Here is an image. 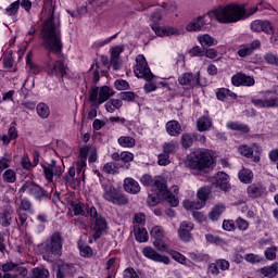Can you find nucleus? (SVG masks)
<instances>
[{"mask_svg":"<svg viewBox=\"0 0 278 278\" xmlns=\"http://www.w3.org/2000/svg\"><path fill=\"white\" fill-rule=\"evenodd\" d=\"M45 10H48L50 17L45 22L41 36L43 39V46L50 53H61L62 52V33L60 31V20L53 16L55 12V4L50 2L45 4Z\"/></svg>","mask_w":278,"mask_h":278,"instance_id":"1","label":"nucleus"},{"mask_svg":"<svg viewBox=\"0 0 278 278\" xmlns=\"http://www.w3.org/2000/svg\"><path fill=\"white\" fill-rule=\"evenodd\" d=\"M235 225L239 231H248L249 230V222L242 217H238L235 220Z\"/></svg>","mask_w":278,"mask_h":278,"instance_id":"54","label":"nucleus"},{"mask_svg":"<svg viewBox=\"0 0 278 278\" xmlns=\"http://www.w3.org/2000/svg\"><path fill=\"white\" fill-rule=\"evenodd\" d=\"M251 103L255 105V108H261V109L278 108V98H269V99L252 98Z\"/></svg>","mask_w":278,"mask_h":278,"instance_id":"19","label":"nucleus"},{"mask_svg":"<svg viewBox=\"0 0 278 278\" xmlns=\"http://www.w3.org/2000/svg\"><path fill=\"white\" fill-rule=\"evenodd\" d=\"M116 38V35H113L106 39H99L93 43L94 49H101V47H105V45H110L114 39Z\"/></svg>","mask_w":278,"mask_h":278,"instance_id":"61","label":"nucleus"},{"mask_svg":"<svg viewBox=\"0 0 278 278\" xmlns=\"http://www.w3.org/2000/svg\"><path fill=\"white\" fill-rule=\"evenodd\" d=\"M258 273H261V275H263V277H268V278H273V277H277L278 275V263H274L270 266H265L262 267L261 269H258Z\"/></svg>","mask_w":278,"mask_h":278,"instance_id":"30","label":"nucleus"},{"mask_svg":"<svg viewBox=\"0 0 278 278\" xmlns=\"http://www.w3.org/2000/svg\"><path fill=\"white\" fill-rule=\"evenodd\" d=\"M178 83L180 86H187L188 88H194L199 86V74L193 76L192 73H185L178 77Z\"/></svg>","mask_w":278,"mask_h":278,"instance_id":"20","label":"nucleus"},{"mask_svg":"<svg viewBox=\"0 0 278 278\" xmlns=\"http://www.w3.org/2000/svg\"><path fill=\"white\" fill-rule=\"evenodd\" d=\"M159 192L163 199H165V201L172 205V207H177V205H179V198H177V195H175L173 192L168 191L166 188V182L164 184L163 190H159Z\"/></svg>","mask_w":278,"mask_h":278,"instance_id":"23","label":"nucleus"},{"mask_svg":"<svg viewBox=\"0 0 278 278\" xmlns=\"http://www.w3.org/2000/svg\"><path fill=\"white\" fill-rule=\"evenodd\" d=\"M165 127L168 136L177 137L181 134V124L177 121L167 122Z\"/></svg>","mask_w":278,"mask_h":278,"instance_id":"28","label":"nucleus"},{"mask_svg":"<svg viewBox=\"0 0 278 278\" xmlns=\"http://www.w3.org/2000/svg\"><path fill=\"white\" fill-rule=\"evenodd\" d=\"M113 94L114 92L108 86H103L101 88L93 87L89 93V101H91V103H98L101 105L102 103H105V101H108V99H110V97Z\"/></svg>","mask_w":278,"mask_h":278,"instance_id":"8","label":"nucleus"},{"mask_svg":"<svg viewBox=\"0 0 278 278\" xmlns=\"http://www.w3.org/2000/svg\"><path fill=\"white\" fill-rule=\"evenodd\" d=\"M117 144H119L122 149H134V147H136V138L131 136H121L117 139Z\"/></svg>","mask_w":278,"mask_h":278,"instance_id":"32","label":"nucleus"},{"mask_svg":"<svg viewBox=\"0 0 278 278\" xmlns=\"http://www.w3.org/2000/svg\"><path fill=\"white\" fill-rule=\"evenodd\" d=\"M253 149H256L258 153L261 151L257 144H253L252 148L249 146H241L239 147V153L244 155V157H253Z\"/></svg>","mask_w":278,"mask_h":278,"instance_id":"43","label":"nucleus"},{"mask_svg":"<svg viewBox=\"0 0 278 278\" xmlns=\"http://www.w3.org/2000/svg\"><path fill=\"white\" fill-rule=\"evenodd\" d=\"M71 275V265L62 264L56 271V278H66Z\"/></svg>","mask_w":278,"mask_h":278,"instance_id":"50","label":"nucleus"},{"mask_svg":"<svg viewBox=\"0 0 278 278\" xmlns=\"http://www.w3.org/2000/svg\"><path fill=\"white\" fill-rule=\"evenodd\" d=\"M244 260L250 264H260L264 258L257 254L250 253L244 256Z\"/></svg>","mask_w":278,"mask_h":278,"instance_id":"63","label":"nucleus"},{"mask_svg":"<svg viewBox=\"0 0 278 278\" xmlns=\"http://www.w3.org/2000/svg\"><path fill=\"white\" fill-rule=\"evenodd\" d=\"M74 212V216H88V206L86 204L78 202H72L71 203V208Z\"/></svg>","mask_w":278,"mask_h":278,"instance_id":"29","label":"nucleus"},{"mask_svg":"<svg viewBox=\"0 0 278 278\" xmlns=\"http://www.w3.org/2000/svg\"><path fill=\"white\" fill-rule=\"evenodd\" d=\"M124 190L129 194H138L140 192V184L134 178H125Z\"/></svg>","mask_w":278,"mask_h":278,"instance_id":"24","label":"nucleus"},{"mask_svg":"<svg viewBox=\"0 0 278 278\" xmlns=\"http://www.w3.org/2000/svg\"><path fill=\"white\" fill-rule=\"evenodd\" d=\"M193 142H194V139L191 137L190 134H184L181 136V146L184 147V149H190Z\"/></svg>","mask_w":278,"mask_h":278,"instance_id":"60","label":"nucleus"},{"mask_svg":"<svg viewBox=\"0 0 278 278\" xmlns=\"http://www.w3.org/2000/svg\"><path fill=\"white\" fill-rule=\"evenodd\" d=\"M157 164L159 166H168L170 164V155L166 152H163L157 155Z\"/></svg>","mask_w":278,"mask_h":278,"instance_id":"57","label":"nucleus"},{"mask_svg":"<svg viewBox=\"0 0 278 278\" xmlns=\"http://www.w3.org/2000/svg\"><path fill=\"white\" fill-rule=\"evenodd\" d=\"M31 278H49V269L45 267H36L33 269Z\"/></svg>","mask_w":278,"mask_h":278,"instance_id":"52","label":"nucleus"},{"mask_svg":"<svg viewBox=\"0 0 278 278\" xmlns=\"http://www.w3.org/2000/svg\"><path fill=\"white\" fill-rule=\"evenodd\" d=\"M102 170L108 175H116L118 173V165L114 162H109L103 165Z\"/></svg>","mask_w":278,"mask_h":278,"instance_id":"51","label":"nucleus"},{"mask_svg":"<svg viewBox=\"0 0 278 278\" xmlns=\"http://www.w3.org/2000/svg\"><path fill=\"white\" fill-rule=\"evenodd\" d=\"M231 84L232 86H247V87H251V86H255V78H253L252 76H247L245 74L242 73H238L237 75H233L231 77Z\"/></svg>","mask_w":278,"mask_h":278,"instance_id":"15","label":"nucleus"},{"mask_svg":"<svg viewBox=\"0 0 278 278\" xmlns=\"http://www.w3.org/2000/svg\"><path fill=\"white\" fill-rule=\"evenodd\" d=\"M150 236L154 240H164V236H165L164 228H162V226L152 227V229L150 230Z\"/></svg>","mask_w":278,"mask_h":278,"instance_id":"47","label":"nucleus"},{"mask_svg":"<svg viewBox=\"0 0 278 278\" xmlns=\"http://www.w3.org/2000/svg\"><path fill=\"white\" fill-rule=\"evenodd\" d=\"M143 256L147 257L148 260H151L152 262H157L159 264H165L168 266L170 264V258L166 255H162L159 252L155 251V249L151 247H146L142 250Z\"/></svg>","mask_w":278,"mask_h":278,"instance_id":"11","label":"nucleus"},{"mask_svg":"<svg viewBox=\"0 0 278 278\" xmlns=\"http://www.w3.org/2000/svg\"><path fill=\"white\" fill-rule=\"evenodd\" d=\"M197 197H198V202H200V205L202 207H205V203L207 201V198L210 197V188L207 187H202L198 190V193H197Z\"/></svg>","mask_w":278,"mask_h":278,"instance_id":"40","label":"nucleus"},{"mask_svg":"<svg viewBox=\"0 0 278 278\" xmlns=\"http://www.w3.org/2000/svg\"><path fill=\"white\" fill-rule=\"evenodd\" d=\"M213 179L214 186H216V188H219L220 190H224V192H227V190L231 188V185H229V175L224 172L217 173Z\"/></svg>","mask_w":278,"mask_h":278,"instance_id":"17","label":"nucleus"},{"mask_svg":"<svg viewBox=\"0 0 278 278\" xmlns=\"http://www.w3.org/2000/svg\"><path fill=\"white\" fill-rule=\"evenodd\" d=\"M257 12V7L247 9L243 4L229 3L213 10L212 14L218 23H238L253 16Z\"/></svg>","mask_w":278,"mask_h":278,"instance_id":"2","label":"nucleus"},{"mask_svg":"<svg viewBox=\"0 0 278 278\" xmlns=\"http://www.w3.org/2000/svg\"><path fill=\"white\" fill-rule=\"evenodd\" d=\"M247 192L251 199H258V197L266 192V189L262 185L253 184L248 187Z\"/></svg>","mask_w":278,"mask_h":278,"instance_id":"26","label":"nucleus"},{"mask_svg":"<svg viewBox=\"0 0 278 278\" xmlns=\"http://www.w3.org/2000/svg\"><path fill=\"white\" fill-rule=\"evenodd\" d=\"M197 127L200 131H210L212 129V119L206 116H202L197 121Z\"/></svg>","mask_w":278,"mask_h":278,"instance_id":"37","label":"nucleus"},{"mask_svg":"<svg viewBox=\"0 0 278 278\" xmlns=\"http://www.w3.org/2000/svg\"><path fill=\"white\" fill-rule=\"evenodd\" d=\"M102 186V199L104 201H108V203H113V205H127L129 203V200H127V197L121 192L112 182L104 181L101 184Z\"/></svg>","mask_w":278,"mask_h":278,"instance_id":"4","label":"nucleus"},{"mask_svg":"<svg viewBox=\"0 0 278 278\" xmlns=\"http://www.w3.org/2000/svg\"><path fill=\"white\" fill-rule=\"evenodd\" d=\"M229 261L225 258L216 260L214 263L208 264L207 273L208 275H214L217 277V275H220V270H229Z\"/></svg>","mask_w":278,"mask_h":278,"instance_id":"14","label":"nucleus"},{"mask_svg":"<svg viewBox=\"0 0 278 278\" xmlns=\"http://www.w3.org/2000/svg\"><path fill=\"white\" fill-rule=\"evenodd\" d=\"M123 277H124V278H140V276L138 275V273L136 271V269H135V268H131V267L126 268V269L124 270Z\"/></svg>","mask_w":278,"mask_h":278,"instance_id":"64","label":"nucleus"},{"mask_svg":"<svg viewBox=\"0 0 278 278\" xmlns=\"http://www.w3.org/2000/svg\"><path fill=\"white\" fill-rule=\"evenodd\" d=\"M108 229V222H105V218L103 217H97L96 224L93 226V238L94 240H99L103 232Z\"/></svg>","mask_w":278,"mask_h":278,"instance_id":"22","label":"nucleus"},{"mask_svg":"<svg viewBox=\"0 0 278 278\" xmlns=\"http://www.w3.org/2000/svg\"><path fill=\"white\" fill-rule=\"evenodd\" d=\"M205 240L208 242V244H217V245H223L225 244V240L220 239L216 235L207 233L205 235Z\"/></svg>","mask_w":278,"mask_h":278,"instance_id":"53","label":"nucleus"},{"mask_svg":"<svg viewBox=\"0 0 278 278\" xmlns=\"http://www.w3.org/2000/svg\"><path fill=\"white\" fill-rule=\"evenodd\" d=\"M135 238L137 242H147L149 240V232L144 228L135 226Z\"/></svg>","mask_w":278,"mask_h":278,"instance_id":"41","label":"nucleus"},{"mask_svg":"<svg viewBox=\"0 0 278 278\" xmlns=\"http://www.w3.org/2000/svg\"><path fill=\"white\" fill-rule=\"evenodd\" d=\"M227 129H231L232 131H241V134H249V126L244 124H240L238 122H228L226 124Z\"/></svg>","mask_w":278,"mask_h":278,"instance_id":"39","label":"nucleus"},{"mask_svg":"<svg viewBox=\"0 0 278 278\" xmlns=\"http://www.w3.org/2000/svg\"><path fill=\"white\" fill-rule=\"evenodd\" d=\"M134 73L139 79H146V81L153 79V74L151 73V68H149V63H147V59L142 54H139L136 58Z\"/></svg>","mask_w":278,"mask_h":278,"instance_id":"7","label":"nucleus"},{"mask_svg":"<svg viewBox=\"0 0 278 278\" xmlns=\"http://www.w3.org/2000/svg\"><path fill=\"white\" fill-rule=\"evenodd\" d=\"M182 205L185 210H188L189 212H192L193 210H203V206L200 204L198 200L197 201L185 200L182 202Z\"/></svg>","mask_w":278,"mask_h":278,"instance_id":"48","label":"nucleus"},{"mask_svg":"<svg viewBox=\"0 0 278 278\" xmlns=\"http://www.w3.org/2000/svg\"><path fill=\"white\" fill-rule=\"evenodd\" d=\"M37 114L40 116V118H49V114H51V111L49 110V105L45 103H39L37 105Z\"/></svg>","mask_w":278,"mask_h":278,"instance_id":"49","label":"nucleus"},{"mask_svg":"<svg viewBox=\"0 0 278 278\" xmlns=\"http://www.w3.org/2000/svg\"><path fill=\"white\" fill-rule=\"evenodd\" d=\"M47 73L49 77L62 79L66 75V65L63 61H49L47 64Z\"/></svg>","mask_w":278,"mask_h":278,"instance_id":"10","label":"nucleus"},{"mask_svg":"<svg viewBox=\"0 0 278 278\" xmlns=\"http://www.w3.org/2000/svg\"><path fill=\"white\" fill-rule=\"evenodd\" d=\"M238 177L242 184H251L253 181V172L249 168H242L238 173Z\"/></svg>","mask_w":278,"mask_h":278,"instance_id":"38","label":"nucleus"},{"mask_svg":"<svg viewBox=\"0 0 278 278\" xmlns=\"http://www.w3.org/2000/svg\"><path fill=\"white\" fill-rule=\"evenodd\" d=\"M42 255L46 262H53V260H58L62 255V235L60 232L52 235L51 241L46 244Z\"/></svg>","mask_w":278,"mask_h":278,"instance_id":"6","label":"nucleus"},{"mask_svg":"<svg viewBox=\"0 0 278 278\" xmlns=\"http://www.w3.org/2000/svg\"><path fill=\"white\" fill-rule=\"evenodd\" d=\"M169 255L175 260V262H178V264H186V262L188 261V258H186V256L175 250H172L169 252Z\"/></svg>","mask_w":278,"mask_h":278,"instance_id":"62","label":"nucleus"},{"mask_svg":"<svg viewBox=\"0 0 278 278\" xmlns=\"http://www.w3.org/2000/svg\"><path fill=\"white\" fill-rule=\"evenodd\" d=\"M225 210H226L225 204L214 205L208 214L210 220H213V222L218 220V218H220V216H223Z\"/></svg>","mask_w":278,"mask_h":278,"instance_id":"33","label":"nucleus"},{"mask_svg":"<svg viewBox=\"0 0 278 278\" xmlns=\"http://www.w3.org/2000/svg\"><path fill=\"white\" fill-rule=\"evenodd\" d=\"M12 214H14V210H12V206L5 205L1 208L0 225L2 227H10V225H12Z\"/></svg>","mask_w":278,"mask_h":278,"instance_id":"21","label":"nucleus"},{"mask_svg":"<svg viewBox=\"0 0 278 278\" xmlns=\"http://www.w3.org/2000/svg\"><path fill=\"white\" fill-rule=\"evenodd\" d=\"M263 60L265 64H269L270 66H278V55L274 52H266L263 55Z\"/></svg>","mask_w":278,"mask_h":278,"instance_id":"45","label":"nucleus"},{"mask_svg":"<svg viewBox=\"0 0 278 278\" xmlns=\"http://www.w3.org/2000/svg\"><path fill=\"white\" fill-rule=\"evenodd\" d=\"M162 149L164 153H166L167 155H172L177 151V149H179V144L177 143V141L172 140L163 143Z\"/></svg>","mask_w":278,"mask_h":278,"instance_id":"42","label":"nucleus"},{"mask_svg":"<svg viewBox=\"0 0 278 278\" xmlns=\"http://www.w3.org/2000/svg\"><path fill=\"white\" fill-rule=\"evenodd\" d=\"M3 180L7 184H14L16 181V173L13 169H7L3 174Z\"/></svg>","mask_w":278,"mask_h":278,"instance_id":"58","label":"nucleus"},{"mask_svg":"<svg viewBox=\"0 0 278 278\" xmlns=\"http://www.w3.org/2000/svg\"><path fill=\"white\" fill-rule=\"evenodd\" d=\"M42 168H43V173H45V177H46L47 181L49 184H51V181H53V176H54L52 165L51 164H45L42 166Z\"/></svg>","mask_w":278,"mask_h":278,"instance_id":"55","label":"nucleus"},{"mask_svg":"<svg viewBox=\"0 0 278 278\" xmlns=\"http://www.w3.org/2000/svg\"><path fill=\"white\" fill-rule=\"evenodd\" d=\"M277 251H278V248L277 247H271V248H267L265 250V257L266 260H268L269 262H273L275 260H277Z\"/></svg>","mask_w":278,"mask_h":278,"instance_id":"56","label":"nucleus"},{"mask_svg":"<svg viewBox=\"0 0 278 278\" xmlns=\"http://www.w3.org/2000/svg\"><path fill=\"white\" fill-rule=\"evenodd\" d=\"M140 184L152 191L155 189L160 191L164 190V185L166 182L164 181V178H162L161 176H155L153 178L151 175L144 174L140 178Z\"/></svg>","mask_w":278,"mask_h":278,"instance_id":"9","label":"nucleus"},{"mask_svg":"<svg viewBox=\"0 0 278 278\" xmlns=\"http://www.w3.org/2000/svg\"><path fill=\"white\" fill-rule=\"evenodd\" d=\"M205 25H206L205 16H199L198 18L190 22L186 26V29H187V31H201V29H203V27H205Z\"/></svg>","mask_w":278,"mask_h":278,"instance_id":"25","label":"nucleus"},{"mask_svg":"<svg viewBox=\"0 0 278 278\" xmlns=\"http://www.w3.org/2000/svg\"><path fill=\"white\" fill-rule=\"evenodd\" d=\"M163 199L162 193H160V190L157 189H150L149 195H148V204L151 207H155L157 203H160V200Z\"/></svg>","mask_w":278,"mask_h":278,"instance_id":"36","label":"nucleus"},{"mask_svg":"<svg viewBox=\"0 0 278 278\" xmlns=\"http://www.w3.org/2000/svg\"><path fill=\"white\" fill-rule=\"evenodd\" d=\"M64 179H65L66 186H70V188H75L80 184L79 178H75V167H70Z\"/></svg>","mask_w":278,"mask_h":278,"instance_id":"31","label":"nucleus"},{"mask_svg":"<svg viewBox=\"0 0 278 278\" xmlns=\"http://www.w3.org/2000/svg\"><path fill=\"white\" fill-rule=\"evenodd\" d=\"M187 164L191 170H205L214 164L210 150H195L188 156Z\"/></svg>","mask_w":278,"mask_h":278,"instance_id":"3","label":"nucleus"},{"mask_svg":"<svg viewBox=\"0 0 278 278\" xmlns=\"http://www.w3.org/2000/svg\"><path fill=\"white\" fill-rule=\"evenodd\" d=\"M2 270L4 275H17V277H20V275L23 274V267L12 262L5 263L4 265H2Z\"/></svg>","mask_w":278,"mask_h":278,"instance_id":"27","label":"nucleus"},{"mask_svg":"<svg viewBox=\"0 0 278 278\" xmlns=\"http://www.w3.org/2000/svg\"><path fill=\"white\" fill-rule=\"evenodd\" d=\"M216 97L218 101H225L226 99H238V94L233 93L227 88H219L216 91Z\"/></svg>","mask_w":278,"mask_h":278,"instance_id":"34","label":"nucleus"},{"mask_svg":"<svg viewBox=\"0 0 278 278\" xmlns=\"http://www.w3.org/2000/svg\"><path fill=\"white\" fill-rule=\"evenodd\" d=\"M153 247L154 249L160 251V253H168V255L170 254V251H172L170 248H168V244H166V242H164V240L162 239L154 240Z\"/></svg>","mask_w":278,"mask_h":278,"instance_id":"46","label":"nucleus"},{"mask_svg":"<svg viewBox=\"0 0 278 278\" xmlns=\"http://www.w3.org/2000/svg\"><path fill=\"white\" fill-rule=\"evenodd\" d=\"M20 192H27V194H31L35 199H45V197H47V191L42 190L40 186L31 181L25 182L21 187Z\"/></svg>","mask_w":278,"mask_h":278,"instance_id":"12","label":"nucleus"},{"mask_svg":"<svg viewBox=\"0 0 278 278\" xmlns=\"http://www.w3.org/2000/svg\"><path fill=\"white\" fill-rule=\"evenodd\" d=\"M262 47V42L260 39H255L251 42V45H241L238 48L237 54L239 58H247L248 55H251L255 49H260Z\"/></svg>","mask_w":278,"mask_h":278,"instance_id":"16","label":"nucleus"},{"mask_svg":"<svg viewBox=\"0 0 278 278\" xmlns=\"http://www.w3.org/2000/svg\"><path fill=\"white\" fill-rule=\"evenodd\" d=\"M198 40L201 47H216V45H218V40L214 39V37L210 36L208 34L199 35Z\"/></svg>","mask_w":278,"mask_h":278,"instance_id":"35","label":"nucleus"},{"mask_svg":"<svg viewBox=\"0 0 278 278\" xmlns=\"http://www.w3.org/2000/svg\"><path fill=\"white\" fill-rule=\"evenodd\" d=\"M194 229V224L192 222H182L178 228V238L182 242H190L192 238V230Z\"/></svg>","mask_w":278,"mask_h":278,"instance_id":"13","label":"nucleus"},{"mask_svg":"<svg viewBox=\"0 0 278 278\" xmlns=\"http://www.w3.org/2000/svg\"><path fill=\"white\" fill-rule=\"evenodd\" d=\"M150 21L153 23L151 25L152 31L160 38H166L168 36H181V31L177 27L173 26H160L157 21H162V9L156 10L151 16Z\"/></svg>","mask_w":278,"mask_h":278,"instance_id":"5","label":"nucleus"},{"mask_svg":"<svg viewBox=\"0 0 278 278\" xmlns=\"http://www.w3.org/2000/svg\"><path fill=\"white\" fill-rule=\"evenodd\" d=\"M123 51H125L123 46H115L110 49L111 66L114 71H118L121 68V53H123Z\"/></svg>","mask_w":278,"mask_h":278,"instance_id":"18","label":"nucleus"},{"mask_svg":"<svg viewBox=\"0 0 278 278\" xmlns=\"http://www.w3.org/2000/svg\"><path fill=\"white\" fill-rule=\"evenodd\" d=\"M20 8L21 0L14 1L4 10V14H7V16H16V14H18Z\"/></svg>","mask_w":278,"mask_h":278,"instance_id":"44","label":"nucleus"},{"mask_svg":"<svg viewBox=\"0 0 278 278\" xmlns=\"http://www.w3.org/2000/svg\"><path fill=\"white\" fill-rule=\"evenodd\" d=\"M86 161L84 160H79L77 163H76V170H77V175H80V179H85L86 175Z\"/></svg>","mask_w":278,"mask_h":278,"instance_id":"59","label":"nucleus"}]
</instances>
